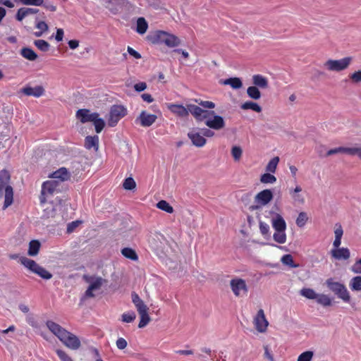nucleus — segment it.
Listing matches in <instances>:
<instances>
[{
	"instance_id": "412c9836",
	"label": "nucleus",
	"mask_w": 361,
	"mask_h": 361,
	"mask_svg": "<svg viewBox=\"0 0 361 361\" xmlns=\"http://www.w3.org/2000/svg\"><path fill=\"white\" fill-rule=\"evenodd\" d=\"M252 80L254 85L253 86H255L258 88L267 89L269 86L268 79L262 75H253Z\"/></svg>"
},
{
	"instance_id": "4d7b16f0",
	"label": "nucleus",
	"mask_w": 361,
	"mask_h": 361,
	"mask_svg": "<svg viewBox=\"0 0 361 361\" xmlns=\"http://www.w3.org/2000/svg\"><path fill=\"white\" fill-rule=\"evenodd\" d=\"M357 149L358 147H342V153H345L352 156L357 155Z\"/></svg>"
},
{
	"instance_id": "e433bc0d",
	"label": "nucleus",
	"mask_w": 361,
	"mask_h": 361,
	"mask_svg": "<svg viewBox=\"0 0 361 361\" xmlns=\"http://www.w3.org/2000/svg\"><path fill=\"white\" fill-rule=\"evenodd\" d=\"M157 207L161 210H163L169 214H172L173 212V208L170 204L166 200H160L157 204Z\"/></svg>"
},
{
	"instance_id": "a211bd4d",
	"label": "nucleus",
	"mask_w": 361,
	"mask_h": 361,
	"mask_svg": "<svg viewBox=\"0 0 361 361\" xmlns=\"http://www.w3.org/2000/svg\"><path fill=\"white\" fill-rule=\"evenodd\" d=\"M167 107L171 112L180 117H187L188 116V107H185L182 104H169Z\"/></svg>"
},
{
	"instance_id": "20e7f679",
	"label": "nucleus",
	"mask_w": 361,
	"mask_h": 361,
	"mask_svg": "<svg viewBox=\"0 0 361 361\" xmlns=\"http://www.w3.org/2000/svg\"><path fill=\"white\" fill-rule=\"evenodd\" d=\"M335 239L333 242L334 249L331 250V256L336 259H348L350 252L347 247H340L341 239L343 235V230L341 224L337 223L334 226Z\"/></svg>"
},
{
	"instance_id": "c756f323",
	"label": "nucleus",
	"mask_w": 361,
	"mask_h": 361,
	"mask_svg": "<svg viewBox=\"0 0 361 361\" xmlns=\"http://www.w3.org/2000/svg\"><path fill=\"white\" fill-rule=\"evenodd\" d=\"M20 262L32 272H34V270L37 269L39 266V264H37L33 259L27 258L25 257L20 258Z\"/></svg>"
},
{
	"instance_id": "9d476101",
	"label": "nucleus",
	"mask_w": 361,
	"mask_h": 361,
	"mask_svg": "<svg viewBox=\"0 0 361 361\" xmlns=\"http://www.w3.org/2000/svg\"><path fill=\"white\" fill-rule=\"evenodd\" d=\"M231 289L235 297H243L247 295L248 288L244 279L235 277L230 281Z\"/></svg>"
},
{
	"instance_id": "774afa93",
	"label": "nucleus",
	"mask_w": 361,
	"mask_h": 361,
	"mask_svg": "<svg viewBox=\"0 0 361 361\" xmlns=\"http://www.w3.org/2000/svg\"><path fill=\"white\" fill-rule=\"evenodd\" d=\"M132 298V302L135 305V306L140 302H142L143 300L140 298L137 293L135 292H133L131 294Z\"/></svg>"
},
{
	"instance_id": "9b49d317",
	"label": "nucleus",
	"mask_w": 361,
	"mask_h": 361,
	"mask_svg": "<svg viewBox=\"0 0 361 361\" xmlns=\"http://www.w3.org/2000/svg\"><path fill=\"white\" fill-rule=\"evenodd\" d=\"M188 114L190 113L197 121H202L214 114V111L204 110L195 104H187Z\"/></svg>"
},
{
	"instance_id": "f3484780",
	"label": "nucleus",
	"mask_w": 361,
	"mask_h": 361,
	"mask_svg": "<svg viewBox=\"0 0 361 361\" xmlns=\"http://www.w3.org/2000/svg\"><path fill=\"white\" fill-rule=\"evenodd\" d=\"M188 136L190 139L192 144L197 147H202L204 146L207 142V140L205 137H204L201 133L192 131L188 133Z\"/></svg>"
},
{
	"instance_id": "393cba45",
	"label": "nucleus",
	"mask_w": 361,
	"mask_h": 361,
	"mask_svg": "<svg viewBox=\"0 0 361 361\" xmlns=\"http://www.w3.org/2000/svg\"><path fill=\"white\" fill-rule=\"evenodd\" d=\"M21 56L31 61H35L37 59V54L30 48L23 47L20 50Z\"/></svg>"
},
{
	"instance_id": "1a4fd4ad",
	"label": "nucleus",
	"mask_w": 361,
	"mask_h": 361,
	"mask_svg": "<svg viewBox=\"0 0 361 361\" xmlns=\"http://www.w3.org/2000/svg\"><path fill=\"white\" fill-rule=\"evenodd\" d=\"M273 192L269 189H265L258 192L255 197V202L257 204L250 207L251 211L259 209L262 206L269 203L273 199Z\"/></svg>"
},
{
	"instance_id": "09e8293b",
	"label": "nucleus",
	"mask_w": 361,
	"mask_h": 361,
	"mask_svg": "<svg viewBox=\"0 0 361 361\" xmlns=\"http://www.w3.org/2000/svg\"><path fill=\"white\" fill-rule=\"evenodd\" d=\"M16 2H19L23 5H30V6H42L44 3V0H14Z\"/></svg>"
},
{
	"instance_id": "8fccbe9b",
	"label": "nucleus",
	"mask_w": 361,
	"mask_h": 361,
	"mask_svg": "<svg viewBox=\"0 0 361 361\" xmlns=\"http://www.w3.org/2000/svg\"><path fill=\"white\" fill-rule=\"evenodd\" d=\"M27 16H29L27 8L23 7L18 10L16 15V19L18 21H22Z\"/></svg>"
},
{
	"instance_id": "aec40b11",
	"label": "nucleus",
	"mask_w": 361,
	"mask_h": 361,
	"mask_svg": "<svg viewBox=\"0 0 361 361\" xmlns=\"http://www.w3.org/2000/svg\"><path fill=\"white\" fill-rule=\"evenodd\" d=\"M49 178L58 179V181H59L61 183V182L67 180L70 178V173L66 168L61 167L56 171L53 172L49 176Z\"/></svg>"
},
{
	"instance_id": "6e6552de",
	"label": "nucleus",
	"mask_w": 361,
	"mask_h": 361,
	"mask_svg": "<svg viewBox=\"0 0 361 361\" xmlns=\"http://www.w3.org/2000/svg\"><path fill=\"white\" fill-rule=\"evenodd\" d=\"M127 109L123 105L114 104L111 106L108 118L109 126H116L118 121L127 115Z\"/></svg>"
},
{
	"instance_id": "338daca9",
	"label": "nucleus",
	"mask_w": 361,
	"mask_h": 361,
	"mask_svg": "<svg viewBox=\"0 0 361 361\" xmlns=\"http://www.w3.org/2000/svg\"><path fill=\"white\" fill-rule=\"evenodd\" d=\"M127 51L128 52V54L133 56L135 59H141V55L140 53H138L137 51H135V49H133L132 47H128V49H127Z\"/></svg>"
},
{
	"instance_id": "b1692460",
	"label": "nucleus",
	"mask_w": 361,
	"mask_h": 361,
	"mask_svg": "<svg viewBox=\"0 0 361 361\" xmlns=\"http://www.w3.org/2000/svg\"><path fill=\"white\" fill-rule=\"evenodd\" d=\"M221 83L226 85H230L233 89H240L243 86V82L239 78H230L221 81Z\"/></svg>"
},
{
	"instance_id": "cd10ccee",
	"label": "nucleus",
	"mask_w": 361,
	"mask_h": 361,
	"mask_svg": "<svg viewBox=\"0 0 361 361\" xmlns=\"http://www.w3.org/2000/svg\"><path fill=\"white\" fill-rule=\"evenodd\" d=\"M121 254L126 257L133 261H137L138 256L135 250L130 247H124L121 250Z\"/></svg>"
},
{
	"instance_id": "a878e982",
	"label": "nucleus",
	"mask_w": 361,
	"mask_h": 361,
	"mask_svg": "<svg viewBox=\"0 0 361 361\" xmlns=\"http://www.w3.org/2000/svg\"><path fill=\"white\" fill-rule=\"evenodd\" d=\"M240 108L243 110L251 109L257 113H260L262 111V107L257 103L252 101H247L243 103Z\"/></svg>"
},
{
	"instance_id": "7c9ffc66",
	"label": "nucleus",
	"mask_w": 361,
	"mask_h": 361,
	"mask_svg": "<svg viewBox=\"0 0 361 361\" xmlns=\"http://www.w3.org/2000/svg\"><path fill=\"white\" fill-rule=\"evenodd\" d=\"M281 262L286 266H288L290 268H298L300 267L299 264H295L293 261V257L290 254L284 255L281 259Z\"/></svg>"
},
{
	"instance_id": "58836bf2",
	"label": "nucleus",
	"mask_w": 361,
	"mask_h": 361,
	"mask_svg": "<svg viewBox=\"0 0 361 361\" xmlns=\"http://www.w3.org/2000/svg\"><path fill=\"white\" fill-rule=\"evenodd\" d=\"M138 314H139L140 318V322L138 324V327L140 329L144 328L149 324V322L151 320V319L148 314V311L138 313Z\"/></svg>"
},
{
	"instance_id": "dca6fc26",
	"label": "nucleus",
	"mask_w": 361,
	"mask_h": 361,
	"mask_svg": "<svg viewBox=\"0 0 361 361\" xmlns=\"http://www.w3.org/2000/svg\"><path fill=\"white\" fill-rule=\"evenodd\" d=\"M20 92L26 96H33L35 97H40L44 94V89L42 86L38 85L35 87L30 86L24 87Z\"/></svg>"
},
{
	"instance_id": "f704fd0d",
	"label": "nucleus",
	"mask_w": 361,
	"mask_h": 361,
	"mask_svg": "<svg viewBox=\"0 0 361 361\" xmlns=\"http://www.w3.org/2000/svg\"><path fill=\"white\" fill-rule=\"evenodd\" d=\"M300 294L307 298V299H311V300H313V299H315L317 298V293L312 289V288H304L300 290Z\"/></svg>"
},
{
	"instance_id": "052dcab7",
	"label": "nucleus",
	"mask_w": 361,
	"mask_h": 361,
	"mask_svg": "<svg viewBox=\"0 0 361 361\" xmlns=\"http://www.w3.org/2000/svg\"><path fill=\"white\" fill-rule=\"evenodd\" d=\"M36 28L44 32H47L49 29L48 25L44 21H37L35 25Z\"/></svg>"
},
{
	"instance_id": "2eb2a0df",
	"label": "nucleus",
	"mask_w": 361,
	"mask_h": 361,
	"mask_svg": "<svg viewBox=\"0 0 361 361\" xmlns=\"http://www.w3.org/2000/svg\"><path fill=\"white\" fill-rule=\"evenodd\" d=\"M97 113L90 114V111L86 109H79L76 112V117L80 121L81 123H85L87 122L92 121L96 117H98Z\"/></svg>"
},
{
	"instance_id": "bb28decb",
	"label": "nucleus",
	"mask_w": 361,
	"mask_h": 361,
	"mask_svg": "<svg viewBox=\"0 0 361 361\" xmlns=\"http://www.w3.org/2000/svg\"><path fill=\"white\" fill-rule=\"evenodd\" d=\"M147 28H148V24H147V22L146 21V20L142 17L139 18L137 20V27H136L137 32L140 35H143L147 32Z\"/></svg>"
},
{
	"instance_id": "bf43d9fd",
	"label": "nucleus",
	"mask_w": 361,
	"mask_h": 361,
	"mask_svg": "<svg viewBox=\"0 0 361 361\" xmlns=\"http://www.w3.org/2000/svg\"><path fill=\"white\" fill-rule=\"evenodd\" d=\"M259 230L263 235H266L269 233V226L262 221H259Z\"/></svg>"
},
{
	"instance_id": "72a5a7b5",
	"label": "nucleus",
	"mask_w": 361,
	"mask_h": 361,
	"mask_svg": "<svg viewBox=\"0 0 361 361\" xmlns=\"http://www.w3.org/2000/svg\"><path fill=\"white\" fill-rule=\"evenodd\" d=\"M316 300L318 304L324 307H329L332 305L331 299L325 294H318Z\"/></svg>"
},
{
	"instance_id": "6ab92c4d",
	"label": "nucleus",
	"mask_w": 361,
	"mask_h": 361,
	"mask_svg": "<svg viewBox=\"0 0 361 361\" xmlns=\"http://www.w3.org/2000/svg\"><path fill=\"white\" fill-rule=\"evenodd\" d=\"M302 188L300 185H296L295 188L289 189V194L295 203L302 204L305 202L304 197L300 194Z\"/></svg>"
},
{
	"instance_id": "c03bdc74",
	"label": "nucleus",
	"mask_w": 361,
	"mask_h": 361,
	"mask_svg": "<svg viewBox=\"0 0 361 361\" xmlns=\"http://www.w3.org/2000/svg\"><path fill=\"white\" fill-rule=\"evenodd\" d=\"M243 149L239 146H233L231 148V155L235 161H238L242 157Z\"/></svg>"
},
{
	"instance_id": "603ef678",
	"label": "nucleus",
	"mask_w": 361,
	"mask_h": 361,
	"mask_svg": "<svg viewBox=\"0 0 361 361\" xmlns=\"http://www.w3.org/2000/svg\"><path fill=\"white\" fill-rule=\"evenodd\" d=\"M313 352L307 350L301 353L297 361H311L313 357Z\"/></svg>"
},
{
	"instance_id": "5fc2aeb1",
	"label": "nucleus",
	"mask_w": 361,
	"mask_h": 361,
	"mask_svg": "<svg viewBox=\"0 0 361 361\" xmlns=\"http://www.w3.org/2000/svg\"><path fill=\"white\" fill-rule=\"evenodd\" d=\"M102 285V278H97L96 280H94L92 283H90L89 287L90 289L95 290H98L101 288Z\"/></svg>"
},
{
	"instance_id": "69168bd1",
	"label": "nucleus",
	"mask_w": 361,
	"mask_h": 361,
	"mask_svg": "<svg viewBox=\"0 0 361 361\" xmlns=\"http://www.w3.org/2000/svg\"><path fill=\"white\" fill-rule=\"evenodd\" d=\"M201 133L202 134V135L204 137H212L213 136H214L215 133L214 131H212L211 130V128H203L201 130Z\"/></svg>"
},
{
	"instance_id": "0eeeda50",
	"label": "nucleus",
	"mask_w": 361,
	"mask_h": 361,
	"mask_svg": "<svg viewBox=\"0 0 361 361\" xmlns=\"http://www.w3.org/2000/svg\"><path fill=\"white\" fill-rule=\"evenodd\" d=\"M353 61V57L347 56L338 60L329 59L324 66L329 71L339 72L347 69Z\"/></svg>"
},
{
	"instance_id": "473e14b6",
	"label": "nucleus",
	"mask_w": 361,
	"mask_h": 361,
	"mask_svg": "<svg viewBox=\"0 0 361 361\" xmlns=\"http://www.w3.org/2000/svg\"><path fill=\"white\" fill-rule=\"evenodd\" d=\"M247 96L255 100L259 99L261 98V92L259 88L255 86H250L247 89Z\"/></svg>"
},
{
	"instance_id": "e2e57ef3",
	"label": "nucleus",
	"mask_w": 361,
	"mask_h": 361,
	"mask_svg": "<svg viewBox=\"0 0 361 361\" xmlns=\"http://www.w3.org/2000/svg\"><path fill=\"white\" fill-rule=\"evenodd\" d=\"M147 88V84L145 82H140L138 83H136L134 85V89L137 92H142L144 91Z\"/></svg>"
},
{
	"instance_id": "49530a36",
	"label": "nucleus",
	"mask_w": 361,
	"mask_h": 361,
	"mask_svg": "<svg viewBox=\"0 0 361 361\" xmlns=\"http://www.w3.org/2000/svg\"><path fill=\"white\" fill-rule=\"evenodd\" d=\"M123 187L125 190H131L135 188L136 183L133 178L129 177L124 180Z\"/></svg>"
},
{
	"instance_id": "423d86ee",
	"label": "nucleus",
	"mask_w": 361,
	"mask_h": 361,
	"mask_svg": "<svg viewBox=\"0 0 361 361\" xmlns=\"http://www.w3.org/2000/svg\"><path fill=\"white\" fill-rule=\"evenodd\" d=\"M326 283L328 288L334 292L338 298L343 300L345 302H349L350 295L344 284L339 282H335L332 279L326 280Z\"/></svg>"
},
{
	"instance_id": "f8f14e48",
	"label": "nucleus",
	"mask_w": 361,
	"mask_h": 361,
	"mask_svg": "<svg viewBox=\"0 0 361 361\" xmlns=\"http://www.w3.org/2000/svg\"><path fill=\"white\" fill-rule=\"evenodd\" d=\"M253 324L258 332L264 333L267 331L269 326V322L266 319L264 312L262 309L258 310L257 314L254 317Z\"/></svg>"
},
{
	"instance_id": "4c0bfd02",
	"label": "nucleus",
	"mask_w": 361,
	"mask_h": 361,
	"mask_svg": "<svg viewBox=\"0 0 361 361\" xmlns=\"http://www.w3.org/2000/svg\"><path fill=\"white\" fill-rule=\"evenodd\" d=\"M279 162V157H274L267 164V165L266 166V171L269 173H275Z\"/></svg>"
},
{
	"instance_id": "c9c22d12",
	"label": "nucleus",
	"mask_w": 361,
	"mask_h": 361,
	"mask_svg": "<svg viewBox=\"0 0 361 361\" xmlns=\"http://www.w3.org/2000/svg\"><path fill=\"white\" fill-rule=\"evenodd\" d=\"M35 46L40 51L47 52L49 50L50 44L44 39H36L34 41Z\"/></svg>"
},
{
	"instance_id": "0e129e2a",
	"label": "nucleus",
	"mask_w": 361,
	"mask_h": 361,
	"mask_svg": "<svg viewBox=\"0 0 361 361\" xmlns=\"http://www.w3.org/2000/svg\"><path fill=\"white\" fill-rule=\"evenodd\" d=\"M135 307H136L138 313L144 312L148 311V310H149L147 306L145 304L144 301L136 305Z\"/></svg>"
},
{
	"instance_id": "864d4df0",
	"label": "nucleus",
	"mask_w": 361,
	"mask_h": 361,
	"mask_svg": "<svg viewBox=\"0 0 361 361\" xmlns=\"http://www.w3.org/2000/svg\"><path fill=\"white\" fill-rule=\"evenodd\" d=\"M56 353L61 361H73L71 357L65 351L57 349Z\"/></svg>"
},
{
	"instance_id": "a19ab883",
	"label": "nucleus",
	"mask_w": 361,
	"mask_h": 361,
	"mask_svg": "<svg viewBox=\"0 0 361 361\" xmlns=\"http://www.w3.org/2000/svg\"><path fill=\"white\" fill-rule=\"evenodd\" d=\"M285 231H275V233H274V235H273L274 240L279 244L285 243L286 241V234Z\"/></svg>"
},
{
	"instance_id": "680f3d73",
	"label": "nucleus",
	"mask_w": 361,
	"mask_h": 361,
	"mask_svg": "<svg viewBox=\"0 0 361 361\" xmlns=\"http://www.w3.org/2000/svg\"><path fill=\"white\" fill-rule=\"evenodd\" d=\"M351 270L355 274H361V258L352 266Z\"/></svg>"
},
{
	"instance_id": "4be33fe9",
	"label": "nucleus",
	"mask_w": 361,
	"mask_h": 361,
	"mask_svg": "<svg viewBox=\"0 0 361 361\" xmlns=\"http://www.w3.org/2000/svg\"><path fill=\"white\" fill-rule=\"evenodd\" d=\"M272 226L276 231H286V224L281 215L277 214L272 219Z\"/></svg>"
},
{
	"instance_id": "5701e85b",
	"label": "nucleus",
	"mask_w": 361,
	"mask_h": 361,
	"mask_svg": "<svg viewBox=\"0 0 361 361\" xmlns=\"http://www.w3.org/2000/svg\"><path fill=\"white\" fill-rule=\"evenodd\" d=\"M85 147L87 149H94L97 151L99 149V137L97 135L87 136L85 139Z\"/></svg>"
},
{
	"instance_id": "de8ad7c7",
	"label": "nucleus",
	"mask_w": 361,
	"mask_h": 361,
	"mask_svg": "<svg viewBox=\"0 0 361 361\" xmlns=\"http://www.w3.org/2000/svg\"><path fill=\"white\" fill-rule=\"evenodd\" d=\"M92 122L94 123L95 131L97 133H101L105 126V123H104V120L102 118H99V116L96 117L95 119L93 120Z\"/></svg>"
},
{
	"instance_id": "f257e3e1",
	"label": "nucleus",
	"mask_w": 361,
	"mask_h": 361,
	"mask_svg": "<svg viewBox=\"0 0 361 361\" xmlns=\"http://www.w3.org/2000/svg\"><path fill=\"white\" fill-rule=\"evenodd\" d=\"M46 326L68 348L77 350L80 347L81 343L79 338L59 324L48 320L46 322Z\"/></svg>"
},
{
	"instance_id": "13d9d810",
	"label": "nucleus",
	"mask_w": 361,
	"mask_h": 361,
	"mask_svg": "<svg viewBox=\"0 0 361 361\" xmlns=\"http://www.w3.org/2000/svg\"><path fill=\"white\" fill-rule=\"evenodd\" d=\"M116 345L119 350H123L127 347L128 343L125 338L121 337L116 340Z\"/></svg>"
},
{
	"instance_id": "2f4dec72",
	"label": "nucleus",
	"mask_w": 361,
	"mask_h": 361,
	"mask_svg": "<svg viewBox=\"0 0 361 361\" xmlns=\"http://www.w3.org/2000/svg\"><path fill=\"white\" fill-rule=\"evenodd\" d=\"M349 286L353 291H361V276L352 278Z\"/></svg>"
},
{
	"instance_id": "6e6d98bb",
	"label": "nucleus",
	"mask_w": 361,
	"mask_h": 361,
	"mask_svg": "<svg viewBox=\"0 0 361 361\" xmlns=\"http://www.w3.org/2000/svg\"><path fill=\"white\" fill-rule=\"evenodd\" d=\"M350 78L355 83L361 82V69L352 73Z\"/></svg>"
},
{
	"instance_id": "3c124183",
	"label": "nucleus",
	"mask_w": 361,
	"mask_h": 361,
	"mask_svg": "<svg viewBox=\"0 0 361 361\" xmlns=\"http://www.w3.org/2000/svg\"><path fill=\"white\" fill-rule=\"evenodd\" d=\"M195 102L205 109H212L216 106L215 104L211 101H203L200 99H195Z\"/></svg>"
},
{
	"instance_id": "c85d7f7f",
	"label": "nucleus",
	"mask_w": 361,
	"mask_h": 361,
	"mask_svg": "<svg viewBox=\"0 0 361 361\" xmlns=\"http://www.w3.org/2000/svg\"><path fill=\"white\" fill-rule=\"evenodd\" d=\"M40 248V243L37 240H32L30 242L28 255L35 256L38 254Z\"/></svg>"
},
{
	"instance_id": "ea45409f",
	"label": "nucleus",
	"mask_w": 361,
	"mask_h": 361,
	"mask_svg": "<svg viewBox=\"0 0 361 361\" xmlns=\"http://www.w3.org/2000/svg\"><path fill=\"white\" fill-rule=\"evenodd\" d=\"M34 273L37 274L44 279H50L52 277V274L50 272L39 265L37 269L34 270Z\"/></svg>"
},
{
	"instance_id": "ddd939ff",
	"label": "nucleus",
	"mask_w": 361,
	"mask_h": 361,
	"mask_svg": "<svg viewBox=\"0 0 361 361\" xmlns=\"http://www.w3.org/2000/svg\"><path fill=\"white\" fill-rule=\"evenodd\" d=\"M205 125L213 130H219L225 127V121L222 116L213 114L206 118Z\"/></svg>"
},
{
	"instance_id": "a18cd8bd",
	"label": "nucleus",
	"mask_w": 361,
	"mask_h": 361,
	"mask_svg": "<svg viewBox=\"0 0 361 361\" xmlns=\"http://www.w3.org/2000/svg\"><path fill=\"white\" fill-rule=\"evenodd\" d=\"M308 219L307 215L305 212H302L299 213L297 219H296V224L298 227H303L305 224L307 223Z\"/></svg>"
},
{
	"instance_id": "39448f33",
	"label": "nucleus",
	"mask_w": 361,
	"mask_h": 361,
	"mask_svg": "<svg viewBox=\"0 0 361 361\" xmlns=\"http://www.w3.org/2000/svg\"><path fill=\"white\" fill-rule=\"evenodd\" d=\"M60 190V183L56 180H50L44 182L42 185L39 201L41 204L47 202H52V197L55 194L59 193Z\"/></svg>"
},
{
	"instance_id": "f03ea898",
	"label": "nucleus",
	"mask_w": 361,
	"mask_h": 361,
	"mask_svg": "<svg viewBox=\"0 0 361 361\" xmlns=\"http://www.w3.org/2000/svg\"><path fill=\"white\" fill-rule=\"evenodd\" d=\"M13 188L11 185L10 173L3 169L0 171V200L4 197L2 209L4 210L13 202Z\"/></svg>"
},
{
	"instance_id": "37998d69",
	"label": "nucleus",
	"mask_w": 361,
	"mask_h": 361,
	"mask_svg": "<svg viewBox=\"0 0 361 361\" xmlns=\"http://www.w3.org/2000/svg\"><path fill=\"white\" fill-rule=\"evenodd\" d=\"M260 181L262 183H274L276 181V178L271 174L269 172L262 174L260 177Z\"/></svg>"
},
{
	"instance_id": "79ce46f5",
	"label": "nucleus",
	"mask_w": 361,
	"mask_h": 361,
	"mask_svg": "<svg viewBox=\"0 0 361 361\" xmlns=\"http://www.w3.org/2000/svg\"><path fill=\"white\" fill-rule=\"evenodd\" d=\"M136 318V314L133 311L124 312L121 315V321L125 323H131Z\"/></svg>"
},
{
	"instance_id": "7ed1b4c3",
	"label": "nucleus",
	"mask_w": 361,
	"mask_h": 361,
	"mask_svg": "<svg viewBox=\"0 0 361 361\" xmlns=\"http://www.w3.org/2000/svg\"><path fill=\"white\" fill-rule=\"evenodd\" d=\"M148 40L153 44H164L173 48L180 44V39L171 33L164 30H156L147 36Z\"/></svg>"
},
{
	"instance_id": "4468645a",
	"label": "nucleus",
	"mask_w": 361,
	"mask_h": 361,
	"mask_svg": "<svg viewBox=\"0 0 361 361\" xmlns=\"http://www.w3.org/2000/svg\"><path fill=\"white\" fill-rule=\"evenodd\" d=\"M157 118L156 115L142 111L137 118L136 121H139L142 127H149L156 121Z\"/></svg>"
}]
</instances>
